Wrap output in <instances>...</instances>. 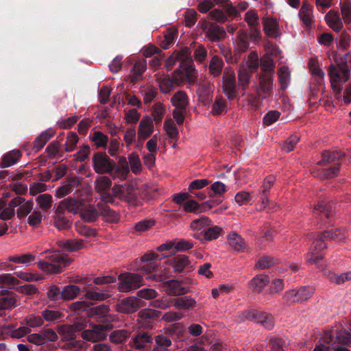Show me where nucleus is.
Masks as SVG:
<instances>
[{
	"label": "nucleus",
	"mask_w": 351,
	"mask_h": 351,
	"mask_svg": "<svg viewBox=\"0 0 351 351\" xmlns=\"http://www.w3.org/2000/svg\"><path fill=\"white\" fill-rule=\"evenodd\" d=\"M112 186V179L106 176H98L94 182L95 191L99 195L101 200L104 202L98 203L97 208L101 215L108 217L110 221L116 222L119 220L118 214L106 204H108V201L112 199L110 193Z\"/></svg>",
	"instance_id": "nucleus-1"
},
{
	"label": "nucleus",
	"mask_w": 351,
	"mask_h": 351,
	"mask_svg": "<svg viewBox=\"0 0 351 351\" xmlns=\"http://www.w3.org/2000/svg\"><path fill=\"white\" fill-rule=\"evenodd\" d=\"M347 237L345 230L335 228L324 232L318 235V239L314 242L311 252L306 254V261L310 265L317 264L323 259V256L319 252L326 248V244L323 239L328 238L332 240H343Z\"/></svg>",
	"instance_id": "nucleus-2"
},
{
	"label": "nucleus",
	"mask_w": 351,
	"mask_h": 351,
	"mask_svg": "<svg viewBox=\"0 0 351 351\" xmlns=\"http://www.w3.org/2000/svg\"><path fill=\"white\" fill-rule=\"evenodd\" d=\"M344 58H336L335 64H331L328 69V75L333 92L339 94V87L348 81L350 77V69L345 62Z\"/></svg>",
	"instance_id": "nucleus-3"
},
{
	"label": "nucleus",
	"mask_w": 351,
	"mask_h": 351,
	"mask_svg": "<svg viewBox=\"0 0 351 351\" xmlns=\"http://www.w3.org/2000/svg\"><path fill=\"white\" fill-rule=\"evenodd\" d=\"M71 261L67 256L56 251L49 256L48 261H39L38 266L47 274H60Z\"/></svg>",
	"instance_id": "nucleus-4"
},
{
	"label": "nucleus",
	"mask_w": 351,
	"mask_h": 351,
	"mask_svg": "<svg viewBox=\"0 0 351 351\" xmlns=\"http://www.w3.org/2000/svg\"><path fill=\"white\" fill-rule=\"evenodd\" d=\"M118 289L121 292L128 293L136 290L143 285V278L138 274L126 272L118 277Z\"/></svg>",
	"instance_id": "nucleus-5"
},
{
	"label": "nucleus",
	"mask_w": 351,
	"mask_h": 351,
	"mask_svg": "<svg viewBox=\"0 0 351 351\" xmlns=\"http://www.w3.org/2000/svg\"><path fill=\"white\" fill-rule=\"evenodd\" d=\"M82 193H87V191H78L75 193V197L66 198L61 201L57 207V211L58 213H64L66 210L72 213H77L82 211V202L86 200V198L82 197Z\"/></svg>",
	"instance_id": "nucleus-6"
},
{
	"label": "nucleus",
	"mask_w": 351,
	"mask_h": 351,
	"mask_svg": "<svg viewBox=\"0 0 351 351\" xmlns=\"http://www.w3.org/2000/svg\"><path fill=\"white\" fill-rule=\"evenodd\" d=\"M93 167L98 174L110 173L114 167V162L106 154L96 153L92 158Z\"/></svg>",
	"instance_id": "nucleus-7"
},
{
	"label": "nucleus",
	"mask_w": 351,
	"mask_h": 351,
	"mask_svg": "<svg viewBox=\"0 0 351 351\" xmlns=\"http://www.w3.org/2000/svg\"><path fill=\"white\" fill-rule=\"evenodd\" d=\"M313 293L312 288L301 287L298 289H291L286 291L283 295V299L289 304L301 303L311 298Z\"/></svg>",
	"instance_id": "nucleus-8"
},
{
	"label": "nucleus",
	"mask_w": 351,
	"mask_h": 351,
	"mask_svg": "<svg viewBox=\"0 0 351 351\" xmlns=\"http://www.w3.org/2000/svg\"><path fill=\"white\" fill-rule=\"evenodd\" d=\"M191 281L189 279L182 280H171L165 282L163 284V287L169 295H183L189 292L190 287L188 285L191 284Z\"/></svg>",
	"instance_id": "nucleus-9"
},
{
	"label": "nucleus",
	"mask_w": 351,
	"mask_h": 351,
	"mask_svg": "<svg viewBox=\"0 0 351 351\" xmlns=\"http://www.w3.org/2000/svg\"><path fill=\"white\" fill-rule=\"evenodd\" d=\"M223 90L229 99L237 97V86L234 71L230 69H226L223 76Z\"/></svg>",
	"instance_id": "nucleus-10"
},
{
	"label": "nucleus",
	"mask_w": 351,
	"mask_h": 351,
	"mask_svg": "<svg viewBox=\"0 0 351 351\" xmlns=\"http://www.w3.org/2000/svg\"><path fill=\"white\" fill-rule=\"evenodd\" d=\"M274 74L272 72L262 73L259 77V86L256 90L259 97H267L271 93L273 86Z\"/></svg>",
	"instance_id": "nucleus-11"
},
{
	"label": "nucleus",
	"mask_w": 351,
	"mask_h": 351,
	"mask_svg": "<svg viewBox=\"0 0 351 351\" xmlns=\"http://www.w3.org/2000/svg\"><path fill=\"white\" fill-rule=\"evenodd\" d=\"M82 337L89 341L97 342L106 339V327L101 325H94L91 328L84 330L82 335Z\"/></svg>",
	"instance_id": "nucleus-12"
},
{
	"label": "nucleus",
	"mask_w": 351,
	"mask_h": 351,
	"mask_svg": "<svg viewBox=\"0 0 351 351\" xmlns=\"http://www.w3.org/2000/svg\"><path fill=\"white\" fill-rule=\"evenodd\" d=\"M153 119L149 117H143L140 121L138 130L137 139L139 142H143L148 138L154 132Z\"/></svg>",
	"instance_id": "nucleus-13"
},
{
	"label": "nucleus",
	"mask_w": 351,
	"mask_h": 351,
	"mask_svg": "<svg viewBox=\"0 0 351 351\" xmlns=\"http://www.w3.org/2000/svg\"><path fill=\"white\" fill-rule=\"evenodd\" d=\"M141 301L134 297H128L116 304L117 311L122 313H132L138 311Z\"/></svg>",
	"instance_id": "nucleus-14"
},
{
	"label": "nucleus",
	"mask_w": 351,
	"mask_h": 351,
	"mask_svg": "<svg viewBox=\"0 0 351 351\" xmlns=\"http://www.w3.org/2000/svg\"><path fill=\"white\" fill-rule=\"evenodd\" d=\"M130 168L126 158L121 157L117 165L114 164V169L110 173L113 180L118 179L122 182L128 178Z\"/></svg>",
	"instance_id": "nucleus-15"
},
{
	"label": "nucleus",
	"mask_w": 351,
	"mask_h": 351,
	"mask_svg": "<svg viewBox=\"0 0 351 351\" xmlns=\"http://www.w3.org/2000/svg\"><path fill=\"white\" fill-rule=\"evenodd\" d=\"M351 341V334L345 330H341L337 334L331 349L334 351H350L345 347Z\"/></svg>",
	"instance_id": "nucleus-16"
},
{
	"label": "nucleus",
	"mask_w": 351,
	"mask_h": 351,
	"mask_svg": "<svg viewBox=\"0 0 351 351\" xmlns=\"http://www.w3.org/2000/svg\"><path fill=\"white\" fill-rule=\"evenodd\" d=\"M202 29L206 36L213 42L222 38L226 33L222 27L205 21L202 25Z\"/></svg>",
	"instance_id": "nucleus-17"
},
{
	"label": "nucleus",
	"mask_w": 351,
	"mask_h": 351,
	"mask_svg": "<svg viewBox=\"0 0 351 351\" xmlns=\"http://www.w3.org/2000/svg\"><path fill=\"white\" fill-rule=\"evenodd\" d=\"M80 179L77 177L69 178L66 181L62 182V184L56 189V196L58 198H62L69 193L80 184Z\"/></svg>",
	"instance_id": "nucleus-18"
},
{
	"label": "nucleus",
	"mask_w": 351,
	"mask_h": 351,
	"mask_svg": "<svg viewBox=\"0 0 351 351\" xmlns=\"http://www.w3.org/2000/svg\"><path fill=\"white\" fill-rule=\"evenodd\" d=\"M18 199L13 198L8 205L3 200H0V219L2 220H8L14 217L15 214V208L20 204L17 202Z\"/></svg>",
	"instance_id": "nucleus-19"
},
{
	"label": "nucleus",
	"mask_w": 351,
	"mask_h": 351,
	"mask_svg": "<svg viewBox=\"0 0 351 351\" xmlns=\"http://www.w3.org/2000/svg\"><path fill=\"white\" fill-rule=\"evenodd\" d=\"M334 207L332 204H326L324 201H320L315 206L313 215L317 217L319 215L321 219L326 218L330 219L334 216Z\"/></svg>",
	"instance_id": "nucleus-20"
},
{
	"label": "nucleus",
	"mask_w": 351,
	"mask_h": 351,
	"mask_svg": "<svg viewBox=\"0 0 351 351\" xmlns=\"http://www.w3.org/2000/svg\"><path fill=\"white\" fill-rule=\"evenodd\" d=\"M159 259L157 254H149L143 256L141 258L140 271L143 274H150L157 267L156 261Z\"/></svg>",
	"instance_id": "nucleus-21"
},
{
	"label": "nucleus",
	"mask_w": 351,
	"mask_h": 351,
	"mask_svg": "<svg viewBox=\"0 0 351 351\" xmlns=\"http://www.w3.org/2000/svg\"><path fill=\"white\" fill-rule=\"evenodd\" d=\"M152 343V337L147 332L137 334L130 341V346L137 350L147 348Z\"/></svg>",
	"instance_id": "nucleus-22"
},
{
	"label": "nucleus",
	"mask_w": 351,
	"mask_h": 351,
	"mask_svg": "<svg viewBox=\"0 0 351 351\" xmlns=\"http://www.w3.org/2000/svg\"><path fill=\"white\" fill-rule=\"evenodd\" d=\"M343 156L340 152L324 151L322 154V160L317 164L319 165H333L339 167V160Z\"/></svg>",
	"instance_id": "nucleus-23"
},
{
	"label": "nucleus",
	"mask_w": 351,
	"mask_h": 351,
	"mask_svg": "<svg viewBox=\"0 0 351 351\" xmlns=\"http://www.w3.org/2000/svg\"><path fill=\"white\" fill-rule=\"evenodd\" d=\"M325 20L333 31L339 32L343 27V22L337 12L330 10L325 16Z\"/></svg>",
	"instance_id": "nucleus-24"
},
{
	"label": "nucleus",
	"mask_w": 351,
	"mask_h": 351,
	"mask_svg": "<svg viewBox=\"0 0 351 351\" xmlns=\"http://www.w3.org/2000/svg\"><path fill=\"white\" fill-rule=\"evenodd\" d=\"M88 326V321L85 319L80 318L76 320L71 325L62 326L58 329L59 333H68L71 337L73 333L84 330Z\"/></svg>",
	"instance_id": "nucleus-25"
},
{
	"label": "nucleus",
	"mask_w": 351,
	"mask_h": 351,
	"mask_svg": "<svg viewBox=\"0 0 351 351\" xmlns=\"http://www.w3.org/2000/svg\"><path fill=\"white\" fill-rule=\"evenodd\" d=\"M244 20L250 27L253 32L252 34L255 37H258L260 34L259 17L257 12L253 10L247 11L245 14Z\"/></svg>",
	"instance_id": "nucleus-26"
},
{
	"label": "nucleus",
	"mask_w": 351,
	"mask_h": 351,
	"mask_svg": "<svg viewBox=\"0 0 351 351\" xmlns=\"http://www.w3.org/2000/svg\"><path fill=\"white\" fill-rule=\"evenodd\" d=\"M254 71L250 69L247 64H241L238 73L239 86L243 90H245L248 86L250 78Z\"/></svg>",
	"instance_id": "nucleus-27"
},
{
	"label": "nucleus",
	"mask_w": 351,
	"mask_h": 351,
	"mask_svg": "<svg viewBox=\"0 0 351 351\" xmlns=\"http://www.w3.org/2000/svg\"><path fill=\"white\" fill-rule=\"evenodd\" d=\"M269 282L267 275L259 274L254 277L250 282V288L255 292L260 293Z\"/></svg>",
	"instance_id": "nucleus-28"
},
{
	"label": "nucleus",
	"mask_w": 351,
	"mask_h": 351,
	"mask_svg": "<svg viewBox=\"0 0 351 351\" xmlns=\"http://www.w3.org/2000/svg\"><path fill=\"white\" fill-rule=\"evenodd\" d=\"M263 27L267 36L276 38L279 35L278 22L273 18L264 19Z\"/></svg>",
	"instance_id": "nucleus-29"
},
{
	"label": "nucleus",
	"mask_w": 351,
	"mask_h": 351,
	"mask_svg": "<svg viewBox=\"0 0 351 351\" xmlns=\"http://www.w3.org/2000/svg\"><path fill=\"white\" fill-rule=\"evenodd\" d=\"M53 135L54 132L51 129H48L42 132L34 141L33 150L34 152L40 150Z\"/></svg>",
	"instance_id": "nucleus-30"
},
{
	"label": "nucleus",
	"mask_w": 351,
	"mask_h": 351,
	"mask_svg": "<svg viewBox=\"0 0 351 351\" xmlns=\"http://www.w3.org/2000/svg\"><path fill=\"white\" fill-rule=\"evenodd\" d=\"M298 14L305 25L309 26L313 22V8L306 2L302 4Z\"/></svg>",
	"instance_id": "nucleus-31"
},
{
	"label": "nucleus",
	"mask_w": 351,
	"mask_h": 351,
	"mask_svg": "<svg viewBox=\"0 0 351 351\" xmlns=\"http://www.w3.org/2000/svg\"><path fill=\"white\" fill-rule=\"evenodd\" d=\"M14 199H18L16 202L20 203L18 205L17 216L19 218L27 216L33 209V202L32 201H27L22 197H15Z\"/></svg>",
	"instance_id": "nucleus-32"
},
{
	"label": "nucleus",
	"mask_w": 351,
	"mask_h": 351,
	"mask_svg": "<svg viewBox=\"0 0 351 351\" xmlns=\"http://www.w3.org/2000/svg\"><path fill=\"white\" fill-rule=\"evenodd\" d=\"M253 316L257 322L260 323L265 328L270 330L274 327V322L271 315L265 312H254L253 313Z\"/></svg>",
	"instance_id": "nucleus-33"
},
{
	"label": "nucleus",
	"mask_w": 351,
	"mask_h": 351,
	"mask_svg": "<svg viewBox=\"0 0 351 351\" xmlns=\"http://www.w3.org/2000/svg\"><path fill=\"white\" fill-rule=\"evenodd\" d=\"M172 105L175 108L186 109L189 105V99L185 92L178 91L171 99Z\"/></svg>",
	"instance_id": "nucleus-34"
},
{
	"label": "nucleus",
	"mask_w": 351,
	"mask_h": 351,
	"mask_svg": "<svg viewBox=\"0 0 351 351\" xmlns=\"http://www.w3.org/2000/svg\"><path fill=\"white\" fill-rule=\"evenodd\" d=\"M223 67V60L217 56L212 57L208 66L210 73L213 77L219 76L222 71Z\"/></svg>",
	"instance_id": "nucleus-35"
},
{
	"label": "nucleus",
	"mask_w": 351,
	"mask_h": 351,
	"mask_svg": "<svg viewBox=\"0 0 351 351\" xmlns=\"http://www.w3.org/2000/svg\"><path fill=\"white\" fill-rule=\"evenodd\" d=\"M21 154L19 150H12L7 153L3 158L1 167L2 168L8 167L14 165L21 158Z\"/></svg>",
	"instance_id": "nucleus-36"
},
{
	"label": "nucleus",
	"mask_w": 351,
	"mask_h": 351,
	"mask_svg": "<svg viewBox=\"0 0 351 351\" xmlns=\"http://www.w3.org/2000/svg\"><path fill=\"white\" fill-rule=\"evenodd\" d=\"M58 245L69 251H76L84 247L82 240H60L58 241Z\"/></svg>",
	"instance_id": "nucleus-37"
},
{
	"label": "nucleus",
	"mask_w": 351,
	"mask_h": 351,
	"mask_svg": "<svg viewBox=\"0 0 351 351\" xmlns=\"http://www.w3.org/2000/svg\"><path fill=\"white\" fill-rule=\"evenodd\" d=\"M125 196V202H131L134 201L137 196V186L134 182H128L122 184Z\"/></svg>",
	"instance_id": "nucleus-38"
},
{
	"label": "nucleus",
	"mask_w": 351,
	"mask_h": 351,
	"mask_svg": "<svg viewBox=\"0 0 351 351\" xmlns=\"http://www.w3.org/2000/svg\"><path fill=\"white\" fill-rule=\"evenodd\" d=\"M36 202L43 211L47 212L52 207V196L48 193L39 195L36 198Z\"/></svg>",
	"instance_id": "nucleus-39"
},
{
	"label": "nucleus",
	"mask_w": 351,
	"mask_h": 351,
	"mask_svg": "<svg viewBox=\"0 0 351 351\" xmlns=\"http://www.w3.org/2000/svg\"><path fill=\"white\" fill-rule=\"evenodd\" d=\"M228 242L234 250L239 251L245 247L243 239L236 232H231L228 236Z\"/></svg>",
	"instance_id": "nucleus-40"
},
{
	"label": "nucleus",
	"mask_w": 351,
	"mask_h": 351,
	"mask_svg": "<svg viewBox=\"0 0 351 351\" xmlns=\"http://www.w3.org/2000/svg\"><path fill=\"white\" fill-rule=\"evenodd\" d=\"M170 264L177 272H181L189 264L188 257L179 255L170 260Z\"/></svg>",
	"instance_id": "nucleus-41"
},
{
	"label": "nucleus",
	"mask_w": 351,
	"mask_h": 351,
	"mask_svg": "<svg viewBox=\"0 0 351 351\" xmlns=\"http://www.w3.org/2000/svg\"><path fill=\"white\" fill-rule=\"evenodd\" d=\"M80 289L74 285L65 286L61 291L62 299L71 300L79 294Z\"/></svg>",
	"instance_id": "nucleus-42"
},
{
	"label": "nucleus",
	"mask_w": 351,
	"mask_h": 351,
	"mask_svg": "<svg viewBox=\"0 0 351 351\" xmlns=\"http://www.w3.org/2000/svg\"><path fill=\"white\" fill-rule=\"evenodd\" d=\"M335 97L341 100L345 104L348 105L351 103V84H347L344 88L342 86L339 87V94L337 92H333Z\"/></svg>",
	"instance_id": "nucleus-43"
},
{
	"label": "nucleus",
	"mask_w": 351,
	"mask_h": 351,
	"mask_svg": "<svg viewBox=\"0 0 351 351\" xmlns=\"http://www.w3.org/2000/svg\"><path fill=\"white\" fill-rule=\"evenodd\" d=\"M174 306L179 308L190 309L196 306V301L191 297H181L175 300Z\"/></svg>",
	"instance_id": "nucleus-44"
},
{
	"label": "nucleus",
	"mask_w": 351,
	"mask_h": 351,
	"mask_svg": "<svg viewBox=\"0 0 351 351\" xmlns=\"http://www.w3.org/2000/svg\"><path fill=\"white\" fill-rule=\"evenodd\" d=\"M64 213H58L56 210L54 216V225L60 230H65L71 226L70 221L64 216Z\"/></svg>",
	"instance_id": "nucleus-45"
},
{
	"label": "nucleus",
	"mask_w": 351,
	"mask_h": 351,
	"mask_svg": "<svg viewBox=\"0 0 351 351\" xmlns=\"http://www.w3.org/2000/svg\"><path fill=\"white\" fill-rule=\"evenodd\" d=\"M131 171L134 174H138L142 171V165L139 158V156L132 153L128 156V162Z\"/></svg>",
	"instance_id": "nucleus-46"
},
{
	"label": "nucleus",
	"mask_w": 351,
	"mask_h": 351,
	"mask_svg": "<svg viewBox=\"0 0 351 351\" xmlns=\"http://www.w3.org/2000/svg\"><path fill=\"white\" fill-rule=\"evenodd\" d=\"M163 127L169 138L171 139L177 138L178 136V130L173 120L171 119H166L164 122Z\"/></svg>",
	"instance_id": "nucleus-47"
},
{
	"label": "nucleus",
	"mask_w": 351,
	"mask_h": 351,
	"mask_svg": "<svg viewBox=\"0 0 351 351\" xmlns=\"http://www.w3.org/2000/svg\"><path fill=\"white\" fill-rule=\"evenodd\" d=\"M249 47L248 37L245 32L240 31L236 41V49L239 52L245 51Z\"/></svg>",
	"instance_id": "nucleus-48"
},
{
	"label": "nucleus",
	"mask_w": 351,
	"mask_h": 351,
	"mask_svg": "<svg viewBox=\"0 0 351 351\" xmlns=\"http://www.w3.org/2000/svg\"><path fill=\"white\" fill-rule=\"evenodd\" d=\"M309 69L311 74L317 80H323L324 72L320 69L319 62L315 58H311L308 62Z\"/></svg>",
	"instance_id": "nucleus-49"
},
{
	"label": "nucleus",
	"mask_w": 351,
	"mask_h": 351,
	"mask_svg": "<svg viewBox=\"0 0 351 351\" xmlns=\"http://www.w3.org/2000/svg\"><path fill=\"white\" fill-rule=\"evenodd\" d=\"M130 336V332L127 330H117L113 331L110 336V341L116 344L121 343Z\"/></svg>",
	"instance_id": "nucleus-50"
},
{
	"label": "nucleus",
	"mask_w": 351,
	"mask_h": 351,
	"mask_svg": "<svg viewBox=\"0 0 351 351\" xmlns=\"http://www.w3.org/2000/svg\"><path fill=\"white\" fill-rule=\"evenodd\" d=\"M146 62L145 61H140L135 63L134 67L131 70V77L133 82L138 81L141 75L145 71Z\"/></svg>",
	"instance_id": "nucleus-51"
},
{
	"label": "nucleus",
	"mask_w": 351,
	"mask_h": 351,
	"mask_svg": "<svg viewBox=\"0 0 351 351\" xmlns=\"http://www.w3.org/2000/svg\"><path fill=\"white\" fill-rule=\"evenodd\" d=\"M211 223L210 219L208 217L203 216L199 219L191 221L190 228L193 230H201L208 227Z\"/></svg>",
	"instance_id": "nucleus-52"
},
{
	"label": "nucleus",
	"mask_w": 351,
	"mask_h": 351,
	"mask_svg": "<svg viewBox=\"0 0 351 351\" xmlns=\"http://www.w3.org/2000/svg\"><path fill=\"white\" fill-rule=\"evenodd\" d=\"M86 299L102 301L110 297V294L102 290L87 291L85 295Z\"/></svg>",
	"instance_id": "nucleus-53"
},
{
	"label": "nucleus",
	"mask_w": 351,
	"mask_h": 351,
	"mask_svg": "<svg viewBox=\"0 0 351 351\" xmlns=\"http://www.w3.org/2000/svg\"><path fill=\"white\" fill-rule=\"evenodd\" d=\"M341 13L346 23H351V2L350 0H343L341 3Z\"/></svg>",
	"instance_id": "nucleus-54"
},
{
	"label": "nucleus",
	"mask_w": 351,
	"mask_h": 351,
	"mask_svg": "<svg viewBox=\"0 0 351 351\" xmlns=\"http://www.w3.org/2000/svg\"><path fill=\"white\" fill-rule=\"evenodd\" d=\"M158 82L161 92L163 93H169L176 86L171 78L169 76L158 77Z\"/></svg>",
	"instance_id": "nucleus-55"
},
{
	"label": "nucleus",
	"mask_w": 351,
	"mask_h": 351,
	"mask_svg": "<svg viewBox=\"0 0 351 351\" xmlns=\"http://www.w3.org/2000/svg\"><path fill=\"white\" fill-rule=\"evenodd\" d=\"M165 111V106L162 104L158 102L154 104L152 107V116L153 120L156 123L161 122Z\"/></svg>",
	"instance_id": "nucleus-56"
},
{
	"label": "nucleus",
	"mask_w": 351,
	"mask_h": 351,
	"mask_svg": "<svg viewBox=\"0 0 351 351\" xmlns=\"http://www.w3.org/2000/svg\"><path fill=\"white\" fill-rule=\"evenodd\" d=\"M19 284V280L10 274L0 275V286L2 288L12 287Z\"/></svg>",
	"instance_id": "nucleus-57"
},
{
	"label": "nucleus",
	"mask_w": 351,
	"mask_h": 351,
	"mask_svg": "<svg viewBox=\"0 0 351 351\" xmlns=\"http://www.w3.org/2000/svg\"><path fill=\"white\" fill-rule=\"evenodd\" d=\"M110 196L112 197V199L110 201H108V203H114L115 199L117 198L121 201L125 202V196L122 184H114L112 187V192L110 193Z\"/></svg>",
	"instance_id": "nucleus-58"
},
{
	"label": "nucleus",
	"mask_w": 351,
	"mask_h": 351,
	"mask_svg": "<svg viewBox=\"0 0 351 351\" xmlns=\"http://www.w3.org/2000/svg\"><path fill=\"white\" fill-rule=\"evenodd\" d=\"M278 75L282 88H287L290 81V72L288 67L281 66L278 71Z\"/></svg>",
	"instance_id": "nucleus-59"
},
{
	"label": "nucleus",
	"mask_w": 351,
	"mask_h": 351,
	"mask_svg": "<svg viewBox=\"0 0 351 351\" xmlns=\"http://www.w3.org/2000/svg\"><path fill=\"white\" fill-rule=\"evenodd\" d=\"M79 141L77 135L74 132H69L67 134L66 140L64 144L65 151L67 152H73L76 147Z\"/></svg>",
	"instance_id": "nucleus-60"
},
{
	"label": "nucleus",
	"mask_w": 351,
	"mask_h": 351,
	"mask_svg": "<svg viewBox=\"0 0 351 351\" xmlns=\"http://www.w3.org/2000/svg\"><path fill=\"white\" fill-rule=\"evenodd\" d=\"M35 260V256L31 254H25L21 256H14L9 258V261L18 264L27 265Z\"/></svg>",
	"instance_id": "nucleus-61"
},
{
	"label": "nucleus",
	"mask_w": 351,
	"mask_h": 351,
	"mask_svg": "<svg viewBox=\"0 0 351 351\" xmlns=\"http://www.w3.org/2000/svg\"><path fill=\"white\" fill-rule=\"evenodd\" d=\"M62 316V313L58 311L45 309L42 312V317L47 322L57 321Z\"/></svg>",
	"instance_id": "nucleus-62"
},
{
	"label": "nucleus",
	"mask_w": 351,
	"mask_h": 351,
	"mask_svg": "<svg viewBox=\"0 0 351 351\" xmlns=\"http://www.w3.org/2000/svg\"><path fill=\"white\" fill-rule=\"evenodd\" d=\"M92 141L97 147H104L108 143V138L104 133L97 131L93 133L92 136Z\"/></svg>",
	"instance_id": "nucleus-63"
},
{
	"label": "nucleus",
	"mask_w": 351,
	"mask_h": 351,
	"mask_svg": "<svg viewBox=\"0 0 351 351\" xmlns=\"http://www.w3.org/2000/svg\"><path fill=\"white\" fill-rule=\"evenodd\" d=\"M141 117V114L136 109L125 110L124 119L126 123H135Z\"/></svg>",
	"instance_id": "nucleus-64"
}]
</instances>
